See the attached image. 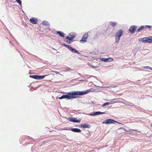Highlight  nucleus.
<instances>
[{
  "instance_id": "obj_22",
  "label": "nucleus",
  "mask_w": 152,
  "mask_h": 152,
  "mask_svg": "<svg viewBox=\"0 0 152 152\" xmlns=\"http://www.w3.org/2000/svg\"><path fill=\"white\" fill-rule=\"evenodd\" d=\"M108 62H111L113 61V59L111 58H107Z\"/></svg>"
},
{
  "instance_id": "obj_24",
  "label": "nucleus",
  "mask_w": 152,
  "mask_h": 152,
  "mask_svg": "<svg viewBox=\"0 0 152 152\" xmlns=\"http://www.w3.org/2000/svg\"><path fill=\"white\" fill-rule=\"evenodd\" d=\"M145 27V28H148L149 29H151V26H147V25H146L145 26H144Z\"/></svg>"
},
{
  "instance_id": "obj_25",
  "label": "nucleus",
  "mask_w": 152,
  "mask_h": 152,
  "mask_svg": "<svg viewBox=\"0 0 152 152\" xmlns=\"http://www.w3.org/2000/svg\"><path fill=\"white\" fill-rule=\"evenodd\" d=\"M150 67L149 66H146L144 67V68L145 69H150Z\"/></svg>"
},
{
  "instance_id": "obj_27",
  "label": "nucleus",
  "mask_w": 152,
  "mask_h": 152,
  "mask_svg": "<svg viewBox=\"0 0 152 152\" xmlns=\"http://www.w3.org/2000/svg\"><path fill=\"white\" fill-rule=\"evenodd\" d=\"M150 69L152 70V68L150 67Z\"/></svg>"
},
{
  "instance_id": "obj_14",
  "label": "nucleus",
  "mask_w": 152,
  "mask_h": 152,
  "mask_svg": "<svg viewBox=\"0 0 152 152\" xmlns=\"http://www.w3.org/2000/svg\"><path fill=\"white\" fill-rule=\"evenodd\" d=\"M57 33L59 34L61 37H63L64 36V34L60 31H58L57 32Z\"/></svg>"
},
{
  "instance_id": "obj_1",
  "label": "nucleus",
  "mask_w": 152,
  "mask_h": 152,
  "mask_svg": "<svg viewBox=\"0 0 152 152\" xmlns=\"http://www.w3.org/2000/svg\"><path fill=\"white\" fill-rule=\"evenodd\" d=\"M91 89L87 90L86 91H72L67 93L66 95H63L61 97H59V99H75L77 98L76 95H81L86 94L91 92Z\"/></svg>"
},
{
  "instance_id": "obj_11",
  "label": "nucleus",
  "mask_w": 152,
  "mask_h": 152,
  "mask_svg": "<svg viewBox=\"0 0 152 152\" xmlns=\"http://www.w3.org/2000/svg\"><path fill=\"white\" fill-rule=\"evenodd\" d=\"M30 21L31 23L34 24L37 23L38 22L37 19L34 18H31L30 20Z\"/></svg>"
},
{
  "instance_id": "obj_21",
  "label": "nucleus",
  "mask_w": 152,
  "mask_h": 152,
  "mask_svg": "<svg viewBox=\"0 0 152 152\" xmlns=\"http://www.w3.org/2000/svg\"><path fill=\"white\" fill-rule=\"evenodd\" d=\"M109 104H110V103H109V102H106V103H104L103 104H102V106L103 107H104V106H106V105H108Z\"/></svg>"
},
{
  "instance_id": "obj_19",
  "label": "nucleus",
  "mask_w": 152,
  "mask_h": 152,
  "mask_svg": "<svg viewBox=\"0 0 152 152\" xmlns=\"http://www.w3.org/2000/svg\"><path fill=\"white\" fill-rule=\"evenodd\" d=\"M116 22H110V25L114 27L116 26Z\"/></svg>"
},
{
  "instance_id": "obj_2",
  "label": "nucleus",
  "mask_w": 152,
  "mask_h": 152,
  "mask_svg": "<svg viewBox=\"0 0 152 152\" xmlns=\"http://www.w3.org/2000/svg\"><path fill=\"white\" fill-rule=\"evenodd\" d=\"M123 34V31L122 30L120 29L118 31L115 35V41L118 42L120 40V37Z\"/></svg>"
},
{
  "instance_id": "obj_4",
  "label": "nucleus",
  "mask_w": 152,
  "mask_h": 152,
  "mask_svg": "<svg viewBox=\"0 0 152 152\" xmlns=\"http://www.w3.org/2000/svg\"><path fill=\"white\" fill-rule=\"evenodd\" d=\"M116 122H117V121L112 119H108L105 120L102 123L103 124H114Z\"/></svg>"
},
{
  "instance_id": "obj_15",
  "label": "nucleus",
  "mask_w": 152,
  "mask_h": 152,
  "mask_svg": "<svg viewBox=\"0 0 152 152\" xmlns=\"http://www.w3.org/2000/svg\"><path fill=\"white\" fill-rule=\"evenodd\" d=\"M145 28V27L144 26H140L137 29V32H139Z\"/></svg>"
},
{
  "instance_id": "obj_3",
  "label": "nucleus",
  "mask_w": 152,
  "mask_h": 152,
  "mask_svg": "<svg viewBox=\"0 0 152 152\" xmlns=\"http://www.w3.org/2000/svg\"><path fill=\"white\" fill-rule=\"evenodd\" d=\"M69 37L67 36L66 37L64 41H65L67 43L70 44V43L71 42L69 41H68L67 40V39L69 40H72L75 38V35L73 33H71L69 34Z\"/></svg>"
},
{
  "instance_id": "obj_16",
  "label": "nucleus",
  "mask_w": 152,
  "mask_h": 152,
  "mask_svg": "<svg viewBox=\"0 0 152 152\" xmlns=\"http://www.w3.org/2000/svg\"><path fill=\"white\" fill-rule=\"evenodd\" d=\"M142 41L144 43L148 42V37H145L142 39Z\"/></svg>"
},
{
  "instance_id": "obj_7",
  "label": "nucleus",
  "mask_w": 152,
  "mask_h": 152,
  "mask_svg": "<svg viewBox=\"0 0 152 152\" xmlns=\"http://www.w3.org/2000/svg\"><path fill=\"white\" fill-rule=\"evenodd\" d=\"M64 45L67 48L69 49V50H70L72 52H73L74 53H78L77 52V51L72 48V47H71L70 45H67L65 44H64Z\"/></svg>"
},
{
  "instance_id": "obj_6",
  "label": "nucleus",
  "mask_w": 152,
  "mask_h": 152,
  "mask_svg": "<svg viewBox=\"0 0 152 152\" xmlns=\"http://www.w3.org/2000/svg\"><path fill=\"white\" fill-rule=\"evenodd\" d=\"M88 37V33H86L85 34L83 35L82 39L80 40V42L81 43H83L86 42Z\"/></svg>"
},
{
  "instance_id": "obj_28",
  "label": "nucleus",
  "mask_w": 152,
  "mask_h": 152,
  "mask_svg": "<svg viewBox=\"0 0 152 152\" xmlns=\"http://www.w3.org/2000/svg\"><path fill=\"white\" fill-rule=\"evenodd\" d=\"M64 129H62V130H64Z\"/></svg>"
},
{
  "instance_id": "obj_5",
  "label": "nucleus",
  "mask_w": 152,
  "mask_h": 152,
  "mask_svg": "<svg viewBox=\"0 0 152 152\" xmlns=\"http://www.w3.org/2000/svg\"><path fill=\"white\" fill-rule=\"evenodd\" d=\"M47 75H45L44 76H38L37 75H30V77L34 79L40 80L43 79Z\"/></svg>"
},
{
  "instance_id": "obj_17",
  "label": "nucleus",
  "mask_w": 152,
  "mask_h": 152,
  "mask_svg": "<svg viewBox=\"0 0 152 152\" xmlns=\"http://www.w3.org/2000/svg\"><path fill=\"white\" fill-rule=\"evenodd\" d=\"M42 24L46 25V26H49L50 25V23L46 21H44L42 22Z\"/></svg>"
},
{
  "instance_id": "obj_18",
  "label": "nucleus",
  "mask_w": 152,
  "mask_h": 152,
  "mask_svg": "<svg viewBox=\"0 0 152 152\" xmlns=\"http://www.w3.org/2000/svg\"><path fill=\"white\" fill-rule=\"evenodd\" d=\"M102 61H103L105 62L108 61L107 58H100V59Z\"/></svg>"
},
{
  "instance_id": "obj_26",
  "label": "nucleus",
  "mask_w": 152,
  "mask_h": 152,
  "mask_svg": "<svg viewBox=\"0 0 152 152\" xmlns=\"http://www.w3.org/2000/svg\"><path fill=\"white\" fill-rule=\"evenodd\" d=\"M51 72H54L56 73V74H58L59 73L58 72H56V71H52Z\"/></svg>"
},
{
  "instance_id": "obj_9",
  "label": "nucleus",
  "mask_w": 152,
  "mask_h": 152,
  "mask_svg": "<svg viewBox=\"0 0 152 152\" xmlns=\"http://www.w3.org/2000/svg\"><path fill=\"white\" fill-rule=\"evenodd\" d=\"M137 28V27L136 26H132L130 27L129 29V31L131 33H133L136 29Z\"/></svg>"
},
{
  "instance_id": "obj_20",
  "label": "nucleus",
  "mask_w": 152,
  "mask_h": 152,
  "mask_svg": "<svg viewBox=\"0 0 152 152\" xmlns=\"http://www.w3.org/2000/svg\"><path fill=\"white\" fill-rule=\"evenodd\" d=\"M148 43H150L152 42V37H148Z\"/></svg>"
},
{
  "instance_id": "obj_8",
  "label": "nucleus",
  "mask_w": 152,
  "mask_h": 152,
  "mask_svg": "<svg viewBox=\"0 0 152 152\" xmlns=\"http://www.w3.org/2000/svg\"><path fill=\"white\" fill-rule=\"evenodd\" d=\"M69 120L71 122H73L79 123L81 121V119L77 120L76 118H70L69 119Z\"/></svg>"
},
{
  "instance_id": "obj_10",
  "label": "nucleus",
  "mask_w": 152,
  "mask_h": 152,
  "mask_svg": "<svg viewBox=\"0 0 152 152\" xmlns=\"http://www.w3.org/2000/svg\"><path fill=\"white\" fill-rule=\"evenodd\" d=\"M105 113L104 112H102L99 111L98 112H93L91 113L90 115H100V114H105Z\"/></svg>"
},
{
  "instance_id": "obj_13",
  "label": "nucleus",
  "mask_w": 152,
  "mask_h": 152,
  "mask_svg": "<svg viewBox=\"0 0 152 152\" xmlns=\"http://www.w3.org/2000/svg\"><path fill=\"white\" fill-rule=\"evenodd\" d=\"M81 127L82 128H89L90 127L89 125L86 124H83L80 125Z\"/></svg>"
},
{
  "instance_id": "obj_12",
  "label": "nucleus",
  "mask_w": 152,
  "mask_h": 152,
  "mask_svg": "<svg viewBox=\"0 0 152 152\" xmlns=\"http://www.w3.org/2000/svg\"><path fill=\"white\" fill-rule=\"evenodd\" d=\"M71 130L73 132H81V130L78 128H72Z\"/></svg>"
},
{
  "instance_id": "obj_23",
  "label": "nucleus",
  "mask_w": 152,
  "mask_h": 152,
  "mask_svg": "<svg viewBox=\"0 0 152 152\" xmlns=\"http://www.w3.org/2000/svg\"><path fill=\"white\" fill-rule=\"evenodd\" d=\"M16 1L20 5H21V1L20 0H16Z\"/></svg>"
}]
</instances>
